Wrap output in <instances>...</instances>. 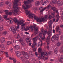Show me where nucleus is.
<instances>
[{
  "instance_id": "58836bf2",
  "label": "nucleus",
  "mask_w": 63,
  "mask_h": 63,
  "mask_svg": "<svg viewBox=\"0 0 63 63\" xmlns=\"http://www.w3.org/2000/svg\"><path fill=\"white\" fill-rule=\"evenodd\" d=\"M19 42H20L21 43L23 42V39L21 38L19 39Z\"/></svg>"
},
{
  "instance_id": "f8f14e48",
  "label": "nucleus",
  "mask_w": 63,
  "mask_h": 63,
  "mask_svg": "<svg viewBox=\"0 0 63 63\" xmlns=\"http://www.w3.org/2000/svg\"><path fill=\"white\" fill-rule=\"evenodd\" d=\"M50 40V37L48 36L47 38V39L46 40V42L47 43V45H49V41L48 40Z\"/></svg>"
},
{
  "instance_id": "8fccbe9b",
  "label": "nucleus",
  "mask_w": 63,
  "mask_h": 63,
  "mask_svg": "<svg viewBox=\"0 0 63 63\" xmlns=\"http://www.w3.org/2000/svg\"><path fill=\"white\" fill-rule=\"evenodd\" d=\"M4 47V45L2 44H1L0 45V47Z\"/></svg>"
},
{
  "instance_id": "6ab92c4d",
  "label": "nucleus",
  "mask_w": 63,
  "mask_h": 63,
  "mask_svg": "<svg viewBox=\"0 0 63 63\" xmlns=\"http://www.w3.org/2000/svg\"><path fill=\"white\" fill-rule=\"evenodd\" d=\"M56 40V38L54 36H53L51 39V41L53 42H54Z\"/></svg>"
},
{
  "instance_id": "cd10ccee",
  "label": "nucleus",
  "mask_w": 63,
  "mask_h": 63,
  "mask_svg": "<svg viewBox=\"0 0 63 63\" xmlns=\"http://www.w3.org/2000/svg\"><path fill=\"white\" fill-rule=\"evenodd\" d=\"M3 30V27L2 25H0V30L2 31Z\"/></svg>"
},
{
  "instance_id": "412c9836",
  "label": "nucleus",
  "mask_w": 63,
  "mask_h": 63,
  "mask_svg": "<svg viewBox=\"0 0 63 63\" xmlns=\"http://www.w3.org/2000/svg\"><path fill=\"white\" fill-rule=\"evenodd\" d=\"M47 30H44V32L43 33V36H46V34H47Z\"/></svg>"
},
{
  "instance_id": "f704fd0d",
  "label": "nucleus",
  "mask_w": 63,
  "mask_h": 63,
  "mask_svg": "<svg viewBox=\"0 0 63 63\" xmlns=\"http://www.w3.org/2000/svg\"><path fill=\"white\" fill-rule=\"evenodd\" d=\"M5 55L7 57H9V55L8 54V52H5Z\"/></svg>"
},
{
  "instance_id": "052dcab7",
  "label": "nucleus",
  "mask_w": 63,
  "mask_h": 63,
  "mask_svg": "<svg viewBox=\"0 0 63 63\" xmlns=\"http://www.w3.org/2000/svg\"><path fill=\"white\" fill-rule=\"evenodd\" d=\"M9 23H11V24H12V23H13V21H12V20H10L9 21Z\"/></svg>"
},
{
  "instance_id": "de8ad7c7",
  "label": "nucleus",
  "mask_w": 63,
  "mask_h": 63,
  "mask_svg": "<svg viewBox=\"0 0 63 63\" xmlns=\"http://www.w3.org/2000/svg\"><path fill=\"white\" fill-rule=\"evenodd\" d=\"M38 30V28L37 27H36L34 29V30L35 31H37Z\"/></svg>"
},
{
  "instance_id": "4be33fe9",
  "label": "nucleus",
  "mask_w": 63,
  "mask_h": 63,
  "mask_svg": "<svg viewBox=\"0 0 63 63\" xmlns=\"http://www.w3.org/2000/svg\"><path fill=\"white\" fill-rule=\"evenodd\" d=\"M52 2L54 4H56L57 3H58V1L56 0H54L52 1Z\"/></svg>"
},
{
  "instance_id": "c85d7f7f",
  "label": "nucleus",
  "mask_w": 63,
  "mask_h": 63,
  "mask_svg": "<svg viewBox=\"0 0 63 63\" xmlns=\"http://www.w3.org/2000/svg\"><path fill=\"white\" fill-rule=\"evenodd\" d=\"M3 21L4 19L2 18V16H1V15H0V21L2 22Z\"/></svg>"
},
{
  "instance_id": "338daca9",
  "label": "nucleus",
  "mask_w": 63,
  "mask_h": 63,
  "mask_svg": "<svg viewBox=\"0 0 63 63\" xmlns=\"http://www.w3.org/2000/svg\"><path fill=\"white\" fill-rule=\"evenodd\" d=\"M32 27H33L34 29H35V27H36V25H33L32 26Z\"/></svg>"
},
{
  "instance_id": "ea45409f",
  "label": "nucleus",
  "mask_w": 63,
  "mask_h": 63,
  "mask_svg": "<svg viewBox=\"0 0 63 63\" xmlns=\"http://www.w3.org/2000/svg\"><path fill=\"white\" fill-rule=\"evenodd\" d=\"M21 44H22V45L23 47H24L25 46V44L23 42L21 43Z\"/></svg>"
},
{
  "instance_id": "7c9ffc66",
  "label": "nucleus",
  "mask_w": 63,
  "mask_h": 63,
  "mask_svg": "<svg viewBox=\"0 0 63 63\" xmlns=\"http://www.w3.org/2000/svg\"><path fill=\"white\" fill-rule=\"evenodd\" d=\"M51 7V6H50V5H47L46 7V8L47 9H48V10H49V8H50V7Z\"/></svg>"
},
{
  "instance_id": "72a5a7b5",
  "label": "nucleus",
  "mask_w": 63,
  "mask_h": 63,
  "mask_svg": "<svg viewBox=\"0 0 63 63\" xmlns=\"http://www.w3.org/2000/svg\"><path fill=\"white\" fill-rule=\"evenodd\" d=\"M38 51L39 53L41 52V51H42V49L40 48L38 49Z\"/></svg>"
},
{
  "instance_id": "ddd939ff",
  "label": "nucleus",
  "mask_w": 63,
  "mask_h": 63,
  "mask_svg": "<svg viewBox=\"0 0 63 63\" xmlns=\"http://www.w3.org/2000/svg\"><path fill=\"white\" fill-rule=\"evenodd\" d=\"M30 2V1L29 0H27V1H24V3L25 5H27L29 4Z\"/></svg>"
},
{
  "instance_id": "5701e85b",
  "label": "nucleus",
  "mask_w": 63,
  "mask_h": 63,
  "mask_svg": "<svg viewBox=\"0 0 63 63\" xmlns=\"http://www.w3.org/2000/svg\"><path fill=\"white\" fill-rule=\"evenodd\" d=\"M58 48H56L55 49V51L54 52L55 53V54H56L57 53V52H58Z\"/></svg>"
},
{
  "instance_id": "e2e57ef3",
  "label": "nucleus",
  "mask_w": 63,
  "mask_h": 63,
  "mask_svg": "<svg viewBox=\"0 0 63 63\" xmlns=\"http://www.w3.org/2000/svg\"><path fill=\"white\" fill-rule=\"evenodd\" d=\"M42 38V36H40L39 37V40H41Z\"/></svg>"
},
{
  "instance_id": "9d476101",
  "label": "nucleus",
  "mask_w": 63,
  "mask_h": 63,
  "mask_svg": "<svg viewBox=\"0 0 63 63\" xmlns=\"http://www.w3.org/2000/svg\"><path fill=\"white\" fill-rule=\"evenodd\" d=\"M53 36L56 38V40H57V41L58 40V39H59V34H57L55 35H54Z\"/></svg>"
},
{
  "instance_id": "1a4fd4ad",
  "label": "nucleus",
  "mask_w": 63,
  "mask_h": 63,
  "mask_svg": "<svg viewBox=\"0 0 63 63\" xmlns=\"http://www.w3.org/2000/svg\"><path fill=\"white\" fill-rule=\"evenodd\" d=\"M16 53L17 54L16 55L17 56V57H19L21 55V54L20 53V51H16Z\"/></svg>"
},
{
  "instance_id": "79ce46f5",
  "label": "nucleus",
  "mask_w": 63,
  "mask_h": 63,
  "mask_svg": "<svg viewBox=\"0 0 63 63\" xmlns=\"http://www.w3.org/2000/svg\"><path fill=\"white\" fill-rule=\"evenodd\" d=\"M3 5L4 3H3V2H2L0 3V6H3Z\"/></svg>"
},
{
  "instance_id": "3c124183",
  "label": "nucleus",
  "mask_w": 63,
  "mask_h": 63,
  "mask_svg": "<svg viewBox=\"0 0 63 63\" xmlns=\"http://www.w3.org/2000/svg\"><path fill=\"white\" fill-rule=\"evenodd\" d=\"M60 39L61 40H63V36L62 35L61 36V38H60Z\"/></svg>"
},
{
  "instance_id": "f03ea898",
  "label": "nucleus",
  "mask_w": 63,
  "mask_h": 63,
  "mask_svg": "<svg viewBox=\"0 0 63 63\" xmlns=\"http://www.w3.org/2000/svg\"><path fill=\"white\" fill-rule=\"evenodd\" d=\"M13 21L15 22V23H17V24H19L20 25H21L22 24H23L24 23V22L23 21H22V20L19 21L17 19H16V18L14 19Z\"/></svg>"
},
{
  "instance_id": "49530a36",
  "label": "nucleus",
  "mask_w": 63,
  "mask_h": 63,
  "mask_svg": "<svg viewBox=\"0 0 63 63\" xmlns=\"http://www.w3.org/2000/svg\"><path fill=\"white\" fill-rule=\"evenodd\" d=\"M32 48H35L34 45L32 44Z\"/></svg>"
},
{
  "instance_id": "9b49d317",
  "label": "nucleus",
  "mask_w": 63,
  "mask_h": 63,
  "mask_svg": "<svg viewBox=\"0 0 63 63\" xmlns=\"http://www.w3.org/2000/svg\"><path fill=\"white\" fill-rule=\"evenodd\" d=\"M63 4V2L60 0H59L58 1V6H61Z\"/></svg>"
},
{
  "instance_id": "09e8293b",
  "label": "nucleus",
  "mask_w": 63,
  "mask_h": 63,
  "mask_svg": "<svg viewBox=\"0 0 63 63\" xmlns=\"http://www.w3.org/2000/svg\"><path fill=\"white\" fill-rule=\"evenodd\" d=\"M58 18H60V16H59V14H57V15L56 16Z\"/></svg>"
},
{
  "instance_id": "a18cd8bd",
  "label": "nucleus",
  "mask_w": 63,
  "mask_h": 63,
  "mask_svg": "<svg viewBox=\"0 0 63 63\" xmlns=\"http://www.w3.org/2000/svg\"><path fill=\"white\" fill-rule=\"evenodd\" d=\"M12 42H13L14 43H15L16 42V41L14 39L12 40Z\"/></svg>"
},
{
  "instance_id": "aec40b11",
  "label": "nucleus",
  "mask_w": 63,
  "mask_h": 63,
  "mask_svg": "<svg viewBox=\"0 0 63 63\" xmlns=\"http://www.w3.org/2000/svg\"><path fill=\"white\" fill-rule=\"evenodd\" d=\"M14 47L16 49H18L20 48V47L18 45L15 46H14Z\"/></svg>"
},
{
  "instance_id": "6e6d98bb",
  "label": "nucleus",
  "mask_w": 63,
  "mask_h": 63,
  "mask_svg": "<svg viewBox=\"0 0 63 63\" xmlns=\"http://www.w3.org/2000/svg\"><path fill=\"white\" fill-rule=\"evenodd\" d=\"M42 35H43V32H41L39 34V36H42Z\"/></svg>"
},
{
  "instance_id": "20e7f679",
  "label": "nucleus",
  "mask_w": 63,
  "mask_h": 63,
  "mask_svg": "<svg viewBox=\"0 0 63 63\" xmlns=\"http://www.w3.org/2000/svg\"><path fill=\"white\" fill-rule=\"evenodd\" d=\"M41 57L42 58H44L45 57L44 56H46L48 54L47 52H46L45 53V52H43L41 53Z\"/></svg>"
},
{
  "instance_id": "c756f323",
  "label": "nucleus",
  "mask_w": 63,
  "mask_h": 63,
  "mask_svg": "<svg viewBox=\"0 0 63 63\" xmlns=\"http://www.w3.org/2000/svg\"><path fill=\"white\" fill-rule=\"evenodd\" d=\"M3 11L4 12H5V14H6V15H8V12H9V11H8V10H4Z\"/></svg>"
},
{
  "instance_id": "a878e982",
  "label": "nucleus",
  "mask_w": 63,
  "mask_h": 63,
  "mask_svg": "<svg viewBox=\"0 0 63 63\" xmlns=\"http://www.w3.org/2000/svg\"><path fill=\"white\" fill-rule=\"evenodd\" d=\"M39 10L40 11H40V13H42L43 12V7H41L39 8Z\"/></svg>"
},
{
  "instance_id": "603ef678",
  "label": "nucleus",
  "mask_w": 63,
  "mask_h": 63,
  "mask_svg": "<svg viewBox=\"0 0 63 63\" xmlns=\"http://www.w3.org/2000/svg\"><path fill=\"white\" fill-rule=\"evenodd\" d=\"M59 35H61V30H60L59 31Z\"/></svg>"
},
{
  "instance_id": "39448f33",
  "label": "nucleus",
  "mask_w": 63,
  "mask_h": 63,
  "mask_svg": "<svg viewBox=\"0 0 63 63\" xmlns=\"http://www.w3.org/2000/svg\"><path fill=\"white\" fill-rule=\"evenodd\" d=\"M23 55L26 59L29 58V55H28V54L27 52H24L23 53Z\"/></svg>"
},
{
  "instance_id": "2f4dec72",
  "label": "nucleus",
  "mask_w": 63,
  "mask_h": 63,
  "mask_svg": "<svg viewBox=\"0 0 63 63\" xmlns=\"http://www.w3.org/2000/svg\"><path fill=\"white\" fill-rule=\"evenodd\" d=\"M52 17V16L50 15L48 17V19H49V20H50V19H51Z\"/></svg>"
},
{
  "instance_id": "a211bd4d",
  "label": "nucleus",
  "mask_w": 63,
  "mask_h": 63,
  "mask_svg": "<svg viewBox=\"0 0 63 63\" xmlns=\"http://www.w3.org/2000/svg\"><path fill=\"white\" fill-rule=\"evenodd\" d=\"M5 41V38L3 37H2L1 38V39L0 40V41L1 43H4V41Z\"/></svg>"
},
{
  "instance_id": "37998d69",
  "label": "nucleus",
  "mask_w": 63,
  "mask_h": 63,
  "mask_svg": "<svg viewBox=\"0 0 63 63\" xmlns=\"http://www.w3.org/2000/svg\"><path fill=\"white\" fill-rule=\"evenodd\" d=\"M11 43H12V42H11V41H8L7 42V44L8 45H10Z\"/></svg>"
},
{
  "instance_id": "dca6fc26",
  "label": "nucleus",
  "mask_w": 63,
  "mask_h": 63,
  "mask_svg": "<svg viewBox=\"0 0 63 63\" xmlns=\"http://www.w3.org/2000/svg\"><path fill=\"white\" fill-rule=\"evenodd\" d=\"M48 16L47 15H46L45 16V17L43 18L42 20L43 21H47V18Z\"/></svg>"
},
{
  "instance_id": "bf43d9fd",
  "label": "nucleus",
  "mask_w": 63,
  "mask_h": 63,
  "mask_svg": "<svg viewBox=\"0 0 63 63\" xmlns=\"http://www.w3.org/2000/svg\"><path fill=\"white\" fill-rule=\"evenodd\" d=\"M48 0H46L45 1H44V3H48Z\"/></svg>"
},
{
  "instance_id": "0e129e2a",
  "label": "nucleus",
  "mask_w": 63,
  "mask_h": 63,
  "mask_svg": "<svg viewBox=\"0 0 63 63\" xmlns=\"http://www.w3.org/2000/svg\"><path fill=\"white\" fill-rule=\"evenodd\" d=\"M28 40H29V38H26V41L27 42H28Z\"/></svg>"
},
{
  "instance_id": "c03bdc74",
  "label": "nucleus",
  "mask_w": 63,
  "mask_h": 63,
  "mask_svg": "<svg viewBox=\"0 0 63 63\" xmlns=\"http://www.w3.org/2000/svg\"><path fill=\"white\" fill-rule=\"evenodd\" d=\"M61 59L60 58V59H59V62H61V63H62L63 62H62V60H61Z\"/></svg>"
},
{
  "instance_id": "e433bc0d",
  "label": "nucleus",
  "mask_w": 63,
  "mask_h": 63,
  "mask_svg": "<svg viewBox=\"0 0 63 63\" xmlns=\"http://www.w3.org/2000/svg\"><path fill=\"white\" fill-rule=\"evenodd\" d=\"M8 15H9V16H11L12 15V12H8V14H7Z\"/></svg>"
},
{
  "instance_id": "69168bd1",
  "label": "nucleus",
  "mask_w": 63,
  "mask_h": 63,
  "mask_svg": "<svg viewBox=\"0 0 63 63\" xmlns=\"http://www.w3.org/2000/svg\"><path fill=\"white\" fill-rule=\"evenodd\" d=\"M11 2H9L8 5V6H11Z\"/></svg>"
},
{
  "instance_id": "f3484780",
  "label": "nucleus",
  "mask_w": 63,
  "mask_h": 63,
  "mask_svg": "<svg viewBox=\"0 0 63 63\" xmlns=\"http://www.w3.org/2000/svg\"><path fill=\"white\" fill-rule=\"evenodd\" d=\"M33 16H34V15L33 14H32V13H30L28 17L29 18H30L31 17H33Z\"/></svg>"
},
{
  "instance_id": "4468645a",
  "label": "nucleus",
  "mask_w": 63,
  "mask_h": 63,
  "mask_svg": "<svg viewBox=\"0 0 63 63\" xmlns=\"http://www.w3.org/2000/svg\"><path fill=\"white\" fill-rule=\"evenodd\" d=\"M26 25V23H25L24 24V23L23 24H22L21 25V26L22 27H23L21 28V30H24V29L25 28V27H23L24 25Z\"/></svg>"
},
{
  "instance_id": "4d7b16f0",
  "label": "nucleus",
  "mask_w": 63,
  "mask_h": 63,
  "mask_svg": "<svg viewBox=\"0 0 63 63\" xmlns=\"http://www.w3.org/2000/svg\"><path fill=\"white\" fill-rule=\"evenodd\" d=\"M51 53H52V52L51 51H49L48 52V54L49 55H51Z\"/></svg>"
},
{
  "instance_id": "a19ab883",
  "label": "nucleus",
  "mask_w": 63,
  "mask_h": 63,
  "mask_svg": "<svg viewBox=\"0 0 63 63\" xmlns=\"http://www.w3.org/2000/svg\"><path fill=\"white\" fill-rule=\"evenodd\" d=\"M20 38V35H19V34H18L16 37V39H19V38Z\"/></svg>"
},
{
  "instance_id": "c9c22d12",
  "label": "nucleus",
  "mask_w": 63,
  "mask_h": 63,
  "mask_svg": "<svg viewBox=\"0 0 63 63\" xmlns=\"http://www.w3.org/2000/svg\"><path fill=\"white\" fill-rule=\"evenodd\" d=\"M48 23L49 25H51V24H52V20H50L49 22Z\"/></svg>"
},
{
  "instance_id": "f257e3e1",
  "label": "nucleus",
  "mask_w": 63,
  "mask_h": 63,
  "mask_svg": "<svg viewBox=\"0 0 63 63\" xmlns=\"http://www.w3.org/2000/svg\"><path fill=\"white\" fill-rule=\"evenodd\" d=\"M18 1H20V0H15L14 2L15 3H14L15 4L13 5V8H14V10L13 11V15L15 16L17 15L18 16L19 15V14H18L20 12L19 8L17 7L18 6L17 3L18 2Z\"/></svg>"
},
{
  "instance_id": "5fc2aeb1",
  "label": "nucleus",
  "mask_w": 63,
  "mask_h": 63,
  "mask_svg": "<svg viewBox=\"0 0 63 63\" xmlns=\"http://www.w3.org/2000/svg\"><path fill=\"white\" fill-rule=\"evenodd\" d=\"M52 30L51 29H49V31L48 32H49V33H51Z\"/></svg>"
},
{
  "instance_id": "4c0bfd02",
  "label": "nucleus",
  "mask_w": 63,
  "mask_h": 63,
  "mask_svg": "<svg viewBox=\"0 0 63 63\" xmlns=\"http://www.w3.org/2000/svg\"><path fill=\"white\" fill-rule=\"evenodd\" d=\"M52 10L53 11H55L56 10V9L54 7H53L52 8Z\"/></svg>"
},
{
  "instance_id": "6e6552de",
  "label": "nucleus",
  "mask_w": 63,
  "mask_h": 63,
  "mask_svg": "<svg viewBox=\"0 0 63 63\" xmlns=\"http://www.w3.org/2000/svg\"><path fill=\"white\" fill-rule=\"evenodd\" d=\"M36 20L38 22H42L44 21V20H43L42 18V20H41V18L38 17L37 18Z\"/></svg>"
},
{
  "instance_id": "680f3d73",
  "label": "nucleus",
  "mask_w": 63,
  "mask_h": 63,
  "mask_svg": "<svg viewBox=\"0 0 63 63\" xmlns=\"http://www.w3.org/2000/svg\"><path fill=\"white\" fill-rule=\"evenodd\" d=\"M34 19H37V16H34Z\"/></svg>"
},
{
  "instance_id": "393cba45",
  "label": "nucleus",
  "mask_w": 63,
  "mask_h": 63,
  "mask_svg": "<svg viewBox=\"0 0 63 63\" xmlns=\"http://www.w3.org/2000/svg\"><path fill=\"white\" fill-rule=\"evenodd\" d=\"M40 5V2L39 1H36L35 3V6H39Z\"/></svg>"
},
{
  "instance_id": "774afa93",
  "label": "nucleus",
  "mask_w": 63,
  "mask_h": 63,
  "mask_svg": "<svg viewBox=\"0 0 63 63\" xmlns=\"http://www.w3.org/2000/svg\"><path fill=\"white\" fill-rule=\"evenodd\" d=\"M60 58H61V59H63V55H62L60 57Z\"/></svg>"
},
{
  "instance_id": "b1692460",
  "label": "nucleus",
  "mask_w": 63,
  "mask_h": 63,
  "mask_svg": "<svg viewBox=\"0 0 63 63\" xmlns=\"http://www.w3.org/2000/svg\"><path fill=\"white\" fill-rule=\"evenodd\" d=\"M61 45V43L60 42H58L56 44V46L57 47H59V46H60Z\"/></svg>"
},
{
  "instance_id": "0eeeda50",
  "label": "nucleus",
  "mask_w": 63,
  "mask_h": 63,
  "mask_svg": "<svg viewBox=\"0 0 63 63\" xmlns=\"http://www.w3.org/2000/svg\"><path fill=\"white\" fill-rule=\"evenodd\" d=\"M10 28L12 32H13V33H16V30L15 28L14 27H11Z\"/></svg>"
},
{
  "instance_id": "2eb2a0df",
  "label": "nucleus",
  "mask_w": 63,
  "mask_h": 63,
  "mask_svg": "<svg viewBox=\"0 0 63 63\" xmlns=\"http://www.w3.org/2000/svg\"><path fill=\"white\" fill-rule=\"evenodd\" d=\"M60 30H61L60 29L59 27L58 26H57L56 28V32H58V31H60Z\"/></svg>"
},
{
  "instance_id": "864d4df0",
  "label": "nucleus",
  "mask_w": 63,
  "mask_h": 63,
  "mask_svg": "<svg viewBox=\"0 0 63 63\" xmlns=\"http://www.w3.org/2000/svg\"><path fill=\"white\" fill-rule=\"evenodd\" d=\"M14 63H16V59L13 60Z\"/></svg>"
},
{
  "instance_id": "473e14b6",
  "label": "nucleus",
  "mask_w": 63,
  "mask_h": 63,
  "mask_svg": "<svg viewBox=\"0 0 63 63\" xmlns=\"http://www.w3.org/2000/svg\"><path fill=\"white\" fill-rule=\"evenodd\" d=\"M4 17L5 19H7V16H8V15H4L3 16Z\"/></svg>"
},
{
  "instance_id": "423d86ee",
  "label": "nucleus",
  "mask_w": 63,
  "mask_h": 63,
  "mask_svg": "<svg viewBox=\"0 0 63 63\" xmlns=\"http://www.w3.org/2000/svg\"><path fill=\"white\" fill-rule=\"evenodd\" d=\"M22 6L23 7V9H24V10H26V9H27L30 8V7H31L29 5H27L24 6V5H22Z\"/></svg>"
},
{
  "instance_id": "bb28decb",
  "label": "nucleus",
  "mask_w": 63,
  "mask_h": 63,
  "mask_svg": "<svg viewBox=\"0 0 63 63\" xmlns=\"http://www.w3.org/2000/svg\"><path fill=\"white\" fill-rule=\"evenodd\" d=\"M7 32L6 31H4L2 33V35H6L7 34Z\"/></svg>"
},
{
  "instance_id": "7ed1b4c3",
  "label": "nucleus",
  "mask_w": 63,
  "mask_h": 63,
  "mask_svg": "<svg viewBox=\"0 0 63 63\" xmlns=\"http://www.w3.org/2000/svg\"><path fill=\"white\" fill-rule=\"evenodd\" d=\"M38 37L36 36L35 37L33 38V44H32L34 45V46H37V43H36V42L37 41V39H38Z\"/></svg>"
},
{
  "instance_id": "13d9d810",
  "label": "nucleus",
  "mask_w": 63,
  "mask_h": 63,
  "mask_svg": "<svg viewBox=\"0 0 63 63\" xmlns=\"http://www.w3.org/2000/svg\"><path fill=\"white\" fill-rule=\"evenodd\" d=\"M10 51L11 52H13V49L12 48H10Z\"/></svg>"
}]
</instances>
